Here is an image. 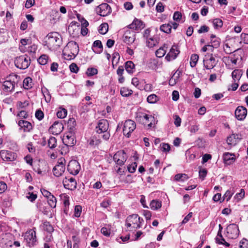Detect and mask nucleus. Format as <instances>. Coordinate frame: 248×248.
Here are the masks:
<instances>
[{
    "label": "nucleus",
    "mask_w": 248,
    "mask_h": 248,
    "mask_svg": "<svg viewBox=\"0 0 248 248\" xmlns=\"http://www.w3.org/2000/svg\"><path fill=\"white\" fill-rule=\"evenodd\" d=\"M45 43L49 49H57L61 44V36L57 32L49 33L45 38Z\"/></svg>",
    "instance_id": "nucleus-1"
},
{
    "label": "nucleus",
    "mask_w": 248,
    "mask_h": 248,
    "mask_svg": "<svg viewBox=\"0 0 248 248\" xmlns=\"http://www.w3.org/2000/svg\"><path fill=\"white\" fill-rule=\"evenodd\" d=\"M67 46L68 48H71V51L69 52L67 50V48H65L63 52L64 58L67 60H71L74 59L79 51V47L78 44L74 41H71L68 43Z\"/></svg>",
    "instance_id": "nucleus-2"
},
{
    "label": "nucleus",
    "mask_w": 248,
    "mask_h": 248,
    "mask_svg": "<svg viewBox=\"0 0 248 248\" xmlns=\"http://www.w3.org/2000/svg\"><path fill=\"white\" fill-rule=\"evenodd\" d=\"M109 126L108 122L107 120H100L96 126V132L98 134H103L102 138L105 140H108L110 137V133L108 131Z\"/></svg>",
    "instance_id": "nucleus-3"
},
{
    "label": "nucleus",
    "mask_w": 248,
    "mask_h": 248,
    "mask_svg": "<svg viewBox=\"0 0 248 248\" xmlns=\"http://www.w3.org/2000/svg\"><path fill=\"white\" fill-rule=\"evenodd\" d=\"M19 77L15 74H11L6 78V80L3 82V90L6 92L13 91L17 85Z\"/></svg>",
    "instance_id": "nucleus-4"
},
{
    "label": "nucleus",
    "mask_w": 248,
    "mask_h": 248,
    "mask_svg": "<svg viewBox=\"0 0 248 248\" xmlns=\"http://www.w3.org/2000/svg\"><path fill=\"white\" fill-rule=\"evenodd\" d=\"M143 221V219L139 217L137 214H133L127 217L125 225L127 228L138 229L141 227V223Z\"/></svg>",
    "instance_id": "nucleus-5"
},
{
    "label": "nucleus",
    "mask_w": 248,
    "mask_h": 248,
    "mask_svg": "<svg viewBox=\"0 0 248 248\" xmlns=\"http://www.w3.org/2000/svg\"><path fill=\"white\" fill-rule=\"evenodd\" d=\"M14 62L17 68L20 69H26L30 65L31 59L27 55H24L16 57Z\"/></svg>",
    "instance_id": "nucleus-6"
},
{
    "label": "nucleus",
    "mask_w": 248,
    "mask_h": 248,
    "mask_svg": "<svg viewBox=\"0 0 248 248\" xmlns=\"http://www.w3.org/2000/svg\"><path fill=\"white\" fill-rule=\"evenodd\" d=\"M136 124L134 121L131 120H127L125 121L123 127V134L124 136L129 138L131 133L135 129Z\"/></svg>",
    "instance_id": "nucleus-7"
},
{
    "label": "nucleus",
    "mask_w": 248,
    "mask_h": 248,
    "mask_svg": "<svg viewBox=\"0 0 248 248\" xmlns=\"http://www.w3.org/2000/svg\"><path fill=\"white\" fill-rule=\"evenodd\" d=\"M204 66L207 69H211L213 68L217 64L215 59L214 58L213 54L207 53L204 56L203 59Z\"/></svg>",
    "instance_id": "nucleus-8"
},
{
    "label": "nucleus",
    "mask_w": 248,
    "mask_h": 248,
    "mask_svg": "<svg viewBox=\"0 0 248 248\" xmlns=\"http://www.w3.org/2000/svg\"><path fill=\"white\" fill-rule=\"evenodd\" d=\"M127 159V156L124 150L118 151L113 156V160L119 166L123 165Z\"/></svg>",
    "instance_id": "nucleus-9"
},
{
    "label": "nucleus",
    "mask_w": 248,
    "mask_h": 248,
    "mask_svg": "<svg viewBox=\"0 0 248 248\" xmlns=\"http://www.w3.org/2000/svg\"><path fill=\"white\" fill-rule=\"evenodd\" d=\"M226 231L228 237L231 239L237 238L239 234L238 226L235 224H232L228 226Z\"/></svg>",
    "instance_id": "nucleus-10"
},
{
    "label": "nucleus",
    "mask_w": 248,
    "mask_h": 248,
    "mask_svg": "<svg viewBox=\"0 0 248 248\" xmlns=\"http://www.w3.org/2000/svg\"><path fill=\"white\" fill-rule=\"evenodd\" d=\"M97 14L102 16H105L111 12V7L107 3H102L96 8Z\"/></svg>",
    "instance_id": "nucleus-11"
},
{
    "label": "nucleus",
    "mask_w": 248,
    "mask_h": 248,
    "mask_svg": "<svg viewBox=\"0 0 248 248\" xmlns=\"http://www.w3.org/2000/svg\"><path fill=\"white\" fill-rule=\"evenodd\" d=\"M80 170V166L79 163L75 160H71L67 166V170L70 173L73 175H77Z\"/></svg>",
    "instance_id": "nucleus-12"
},
{
    "label": "nucleus",
    "mask_w": 248,
    "mask_h": 248,
    "mask_svg": "<svg viewBox=\"0 0 248 248\" xmlns=\"http://www.w3.org/2000/svg\"><path fill=\"white\" fill-rule=\"evenodd\" d=\"M64 187L69 190H73L77 187V182L73 177H65L62 181Z\"/></svg>",
    "instance_id": "nucleus-13"
},
{
    "label": "nucleus",
    "mask_w": 248,
    "mask_h": 248,
    "mask_svg": "<svg viewBox=\"0 0 248 248\" xmlns=\"http://www.w3.org/2000/svg\"><path fill=\"white\" fill-rule=\"evenodd\" d=\"M1 158L6 161H13L15 160L17 155L15 153L6 150H1L0 152Z\"/></svg>",
    "instance_id": "nucleus-14"
},
{
    "label": "nucleus",
    "mask_w": 248,
    "mask_h": 248,
    "mask_svg": "<svg viewBox=\"0 0 248 248\" xmlns=\"http://www.w3.org/2000/svg\"><path fill=\"white\" fill-rule=\"evenodd\" d=\"M124 41L128 45L131 44L135 39V32L130 30H126L124 34Z\"/></svg>",
    "instance_id": "nucleus-15"
},
{
    "label": "nucleus",
    "mask_w": 248,
    "mask_h": 248,
    "mask_svg": "<svg viewBox=\"0 0 248 248\" xmlns=\"http://www.w3.org/2000/svg\"><path fill=\"white\" fill-rule=\"evenodd\" d=\"M25 239L29 243L30 246H33L36 241L35 232L32 230L27 231L25 234Z\"/></svg>",
    "instance_id": "nucleus-16"
},
{
    "label": "nucleus",
    "mask_w": 248,
    "mask_h": 248,
    "mask_svg": "<svg viewBox=\"0 0 248 248\" xmlns=\"http://www.w3.org/2000/svg\"><path fill=\"white\" fill-rule=\"evenodd\" d=\"M247 114V109L243 106L238 107L235 111V117L238 120H243Z\"/></svg>",
    "instance_id": "nucleus-17"
},
{
    "label": "nucleus",
    "mask_w": 248,
    "mask_h": 248,
    "mask_svg": "<svg viewBox=\"0 0 248 248\" xmlns=\"http://www.w3.org/2000/svg\"><path fill=\"white\" fill-rule=\"evenodd\" d=\"M63 129V126L62 123L55 121L49 127V130L53 135H58L62 131Z\"/></svg>",
    "instance_id": "nucleus-18"
},
{
    "label": "nucleus",
    "mask_w": 248,
    "mask_h": 248,
    "mask_svg": "<svg viewBox=\"0 0 248 248\" xmlns=\"http://www.w3.org/2000/svg\"><path fill=\"white\" fill-rule=\"evenodd\" d=\"M180 53V51L178 49V47L176 45H173L171 47L170 52L167 55L165 59L168 61H170L174 60Z\"/></svg>",
    "instance_id": "nucleus-19"
},
{
    "label": "nucleus",
    "mask_w": 248,
    "mask_h": 248,
    "mask_svg": "<svg viewBox=\"0 0 248 248\" xmlns=\"http://www.w3.org/2000/svg\"><path fill=\"white\" fill-rule=\"evenodd\" d=\"M65 169V168L64 164L62 162L59 163L53 169V174L55 176L59 177L64 172Z\"/></svg>",
    "instance_id": "nucleus-20"
},
{
    "label": "nucleus",
    "mask_w": 248,
    "mask_h": 248,
    "mask_svg": "<svg viewBox=\"0 0 248 248\" xmlns=\"http://www.w3.org/2000/svg\"><path fill=\"white\" fill-rule=\"evenodd\" d=\"M241 139L242 137L241 135L232 134L227 138V142L229 145L234 146Z\"/></svg>",
    "instance_id": "nucleus-21"
},
{
    "label": "nucleus",
    "mask_w": 248,
    "mask_h": 248,
    "mask_svg": "<svg viewBox=\"0 0 248 248\" xmlns=\"http://www.w3.org/2000/svg\"><path fill=\"white\" fill-rule=\"evenodd\" d=\"M223 160L225 164L230 165L234 162L235 158L233 154L225 153L223 154Z\"/></svg>",
    "instance_id": "nucleus-22"
},
{
    "label": "nucleus",
    "mask_w": 248,
    "mask_h": 248,
    "mask_svg": "<svg viewBox=\"0 0 248 248\" xmlns=\"http://www.w3.org/2000/svg\"><path fill=\"white\" fill-rule=\"evenodd\" d=\"M62 141L65 145L69 147L74 146L76 142V140L74 139V137L69 135L64 136Z\"/></svg>",
    "instance_id": "nucleus-23"
},
{
    "label": "nucleus",
    "mask_w": 248,
    "mask_h": 248,
    "mask_svg": "<svg viewBox=\"0 0 248 248\" xmlns=\"http://www.w3.org/2000/svg\"><path fill=\"white\" fill-rule=\"evenodd\" d=\"M130 29L141 30L145 27L143 22L139 19H135L132 24L129 25Z\"/></svg>",
    "instance_id": "nucleus-24"
},
{
    "label": "nucleus",
    "mask_w": 248,
    "mask_h": 248,
    "mask_svg": "<svg viewBox=\"0 0 248 248\" xmlns=\"http://www.w3.org/2000/svg\"><path fill=\"white\" fill-rule=\"evenodd\" d=\"M18 124L23 128L24 132H29L32 128L31 124L25 120L19 121Z\"/></svg>",
    "instance_id": "nucleus-25"
},
{
    "label": "nucleus",
    "mask_w": 248,
    "mask_h": 248,
    "mask_svg": "<svg viewBox=\"0 0 248 248\" xmlns=\"http://www.w3.org/2000/svg\"><path fill=\"white\" fill-rule=\"evenodd\" d=\"M180 71H177L169 80V84L170 86H174L177 82L178 79L180 77Z\"/></svg>",
    "instance_id": "nucleus-26"
},
{
    "label": "nucleus",
    "mask_w": 248,
    "mask_h": 248,
    "mask_svg": "<svg viewBox=\"0 0 248 248\" xmlns=\"http://www.w3.org/2000/svg\"><path fill=\"white\" fill-rule=\"evenodd\" d=\"M213 25L215 29H218L221 28L223 26V21L219 18H215L212 20H209Z\"/></svg>",
    "instance_id": "nucleus-27"
},
{
    "label": "nucleus",
    "mask_w": 248,
    "mask_h": 248,
    "mask_svg": "<svg viewBox=\"0 0 248 248\" xmlns=\"http://www.w3.org/2000/svg\"><path fill=\"white\" fill-rule=\"evenodd\" d=\"M150 206L152 210H157L161 207V202L158 200H153L151 202Z\"/></svg>",
    "instance_id": "nucleus-28"
},
{
    "label": "nucleus",
    "mask_w": 248,
    "mask_h": 248,
    "mask_svg": "<svg viewBox=\"0 0 248 248\" xmlns=\"http://www.w3.org/2000/svg\"><path fill=\"white\" fill-rule=\"evenodd\" d=\"M167 45L164 44L162 47H160L155 52V55L156 57L158 58L163 57L166 53V50L167 48Z\"/></svg>",
    "instance_id": "nucleus-29"
},
{
    "label": "nucleus",
    "mask_w": 248,
    "mask_h": 248,
    "mask_svg": "<svg viewBox=\"0 0 248 248\" xmlns=\"http://www.w3.org/2000/svg\"><path fill=\"white\" fill-rule=\"evenodd\" d=\"M23 87L27 90L30 89L32 87V79L30 77L25 78L23 82Z\"/></svg>",
    "instance_id": "nucleus-30"
},
{
    "label": "nucleus",
    "mask_w": 248,
    "mask_h": 248,
    "mask_svg": "<svg viewBox=\"0 0 248 248\" xmlns=\"http://www.w3.org/2000/svg\"><path fill=\"white\" fill-rule=\"evenodd\" d=\"M92 47H96L98 48V50L93 49L94 52L96 53H100L103 51V45L100 40L95 41L93 43Z\"/></svg>",
    "instance_id": "nucleus-31"
},
{
    "label": "nucleus",
    "mask_w": 248,
    "mask_h": 248,
    "mask_svg": "<svg viewBox=\"0 0 248 248\" xmlns=\"http://www.w3.org/2000/svg\"><path fill=\"white\" fill-rule=\"evenodd\" d=\"M135 65L132 61H127L125 62V68L128 73H133Z\"/></svg>",
    "instance_id": "nucleus-32"
},
{
    "label": "nucleus",
    "mask_w": 248,
    "mask_h": 248,
    "mask_svg": "<svg viewBox=\"0 0 248 248\" xmlns=\"http://www.w3.org/2000/svg\"><path fill=\"white\" fill-rule=\"evenodd\" d=\"M242 75V73L241 70L238 69L233 70L232 73V78L235 82L236 80H239Z\"/></svg>",
    "instance_id": "nucleus-33"
},
{
    "label": "nucleus",
    "mask_w": 248,
    "mask_h": 248,
    "mask_svg": "<svg viewBox=\"0 0 248 248\" xmlns=\"http://www.w3.org/2000/svg\"><path fill=\"white\" fill-rule=\"evenodd\" d=\"M199 60V56L196 54L191 55L190 60V65L191 67H194Z\"/></svg>",
    "instance_id": "nucleus-34"
},
{
    "label": "nucleus",
    "mask_w": 248,
    "mask_h": 248,
    "mask_svg": "<svg viewBox=\"0 0 248 248\" xmlns=\"http://www.w3.org/2000/svg\"><path fill=\"white\" fill-rule=\"evenodd\" d=\"M108 24L106 23H104L100 25L98 31L100 33L105 34L108 32Z\"/></svg>",
    "instance_id": "nucleus-35"
},
{
    "label": "nucleus",
    "mask_w": 248,
    "mask_h": 248,
    "mask_svg": "<svg viewBox=\"0 0 248 248\" xmlns=\"http://www.w3.org/2000/svg\"><path fill=\"white\" fill-rule=\"evenodd\" d=\"M172 26L169 24H163L160 27V30L165 33H170L171 32Z\"/></svg>",
    "instance_id": "nucleus-36"
},
{
    "label": "nucleus",
    "mask_w": 248,
    "mask_h": 248,
    "mask_svg": "<svg viewBox=\"0 0 248 248\" xmlns=\"http://www.w3.org/2000/svg\"><path fill=\"white\" fill-rule=\"evenodd\" d=\"M57 143V140L54 137H51L48 140V145L51 149L56 147Z\"/></svg>",
    "instance_id": "nucleus-37"
},
{
    "label": "nucleus",
    "mask_w": 248,
    "mask_h": 248,
    "mask_svg": "<svg viewBox=\"0 0 248 248\" xmlns=\"http://www.w3.org/2000/svg\"><path fill=\"white\" fill-rule=\"evenodd\" d=\"M120 93H121V94L123 96L126 97V96H128L131 95L132 93L133 92L131 90H129L125 87H123V88H121Z\"/></svg>",
    "instance_id": "nucleus-38"
},
{
    "label": "nucleus",
    "mask_w": 248,
    "mask_h": 248,
    "mask_svg": "<svg viewBox=\"0 0 248 248\" xmlns=\"http://www.w3.org/2000/svg\"><path fill=\"white\" fill-rule=\"evenodd\" d=\"M47 202L49 206L52 208H55L56 206V198L52 195L47 198Z\"/></svg>",
    "instance_id": "nucleus-39"
},
{
    "label": "nucleus",
    "mask_w": 248,
    "mask_h": 248,
    "mask_svg": "<svg viewBox=\"0 0 248 248\" xmlns=\"http://www.w3.org/2000/svg\"><path fill=\"white\" fill-rule=\"evenodd\" d=\"M48 56L46 55H41L37 60L38 63L41 65H45L47 63Z\"/></svg>",
    "instance_id": "nucleus-40"
},
{
    "label": "nucleus",
    "mask_w": 248,
    "mask_h": 248,
    "mask_svg": "<svg viewBox=\"0 0 248 248\" xmlns=\"http://www.w3.org/2000/svg\"><path fill=\"white\" fill-rule=\"evenodd\" d=\"M67 114V110L65 108H62L57 111V116L58 118L62 119L65 118Z\"/></svg>",
    "instance_id": "nucleus-41"
},
{
    "label": "nucleus",
    "mask_w": 248,
    "mask_h": 248,
    "mask_svg": "<svg viewBox=\"0 0 248 248\" xmlns=\"http://www.w3.org/2000/svg\"><path fill=\"white\" fill-rule=\"evenodd\" d=\"M188 178V177L186 174L184 173H179L175 175L174 177V179L177 181H183L185 180H186Z\"/></svg>",
    "instance_id": "nucleus-42"
},
{
    "label": "nucleus",
    "mask_w": 248,
    "mask_h": 248,
    "mask_svg": "<svg viewBox=\"0 0 248 248\" xmlns=\"http://www.w3.org/2000/svg\"><path fill=\"white\" fill-rule=\"evenodd\" d=\"M44 229L47 232L51 233L53 232L54 229L49 222L46 221L44 223Z\"/></svg>",
    "instance_id": "nucleus-43"
},
{
    "label": "nucleus",
    "mask_w": 248,
    "mask_h": 248,
    "mask_svg": "<svg viewBox=\"0 0 248 248\" xmlns=\"http://www.w3.org/2000/svg\"><path fill=\"white\" fill-rule=\"evenodd\" d=\"M157 96L155 94H151L149 95L147 98V100L148 103L151 104L155 103L157 100Z\"/></svg>",
    "instance_id": "nucleus-44"
},
{
    "label": "nucleus",
    "mask_w": 248,
    "mask_h": 248,
    "mask_svg": "<svg viewBox=\"0 0 248 248\" xmlns=\"http://www.w3.org/2000/svg\"><path fill=\"white\" fill-rule=\"evenodd\" d=\"M98 73L97 69L94 68H88L86 71V74L88 76H93L96 75Z\"/></svg>",
    "instance_id": "nucleus-45"
},
{
    "label": "nucleus",
    "mask_w": 248,
    "mask_h": 248,
    "mask_svg": "<svg viewBox=\"0 0 248 248\" xmlns=\"http://www.w3.org/2000/svg\"><path fill=\"white\" fill-rule=\"evenodd\" d=\"M26 197L31 202H33L36 199L37 196L36 194H34L33 193L29 192L27 194Z\"/></svg>",
    "instance_id": "nucleus-46"
},
{
    "label": "nucleus",
    "mask_w": 248,
    "mask_h": 248,
    "mask_svg": "<svg viewBox=\"0 0 248 248\" xmlns=\"http://www.w3.org/2000/svg\"><path fill=\"white\" fill-rule=\"evenodd\" d=\"M137 167V164L136 162L132 163L127 167L128 170L130 173H133L135 171Z\"/></svg>",
    "instance_id": "nucleus-47"
},
{
    "label": "nucleus",
    "mask_w": 248,
    "mask_h": 248,
    "mask_svg": "<svg viewBox=\"0 0 248 248\" xmlns=\"http://www.w3.org/2000/svg\"><path fill=\"white\" fill-rule=\"evenodd\" d=\"M82 207L80 205H76L75 207L74 215L76 217H80L81 213Z\"/></svg>",
    "instance_id": "nucleus-48"
},
{
    "label": "nucleus",
    "mask_w": 248,
    "mask_h": 248,
    "mask_svg": "<svg viewBox=\"0 0 248 248\" xmlns=\"http://www.w3.org/2000/svg\"><path fill=\"white\" fill-rule=\"evenodd\" d=\"M147 46L149 47H153L155 45L156 41L153 38L146 39Z\"/></svg>",
    "instance_id": "nucleus-49"
},
{
    "label": "nucleus",
    "mask_w": 248,
    "mask_h": 248,
    "mask_svg": "<svg viewBox=\"0 0 248 248\" xmlns=\"http://www.w3.org/2000/svg\"><path fill=\"white\" fill-rule=\"evenodd\" d=\"M132 84L139 89L141 90L142 87L140 84V81L138 78H134L132 79Z\"/></svg>",
    "instance_id": "nucleus-50"
},
{
    "label": "nucleus",
    "mask_w": 248,
    "mask_h": 248,
    "mask_svg": "<svg viewBox=\"0 0 248 248\" xmlns=\"http://www.w3.org/2000/svg\"><path fill=\"white\" fill-rule=\"evenodd\" d=\"M245 196V191L243 189H241L240 190V192L237 193L235 196L234 198L237 199L238 201H240L242 199L244 198Z\"/></svg>",
    "instance_id": "nucleus-51"
},
{
    "label": "nucleus",
    "mask_w": 248,
    "mask_h": 248,
    "mask_svg": "<svg viewBox=\"0 0 248 248\" xmlns=\"http://www.w3.org/2000/svg\"><path fill=\"white\" fill-rule=\"evenodd\" d=\"M182 16V14L181 12L176 11L174 13L173 19L174 20L178 21H180Z\"/></svg>",
    "instance_id": "nucleus-52"
},
{
    "label": "nucleus",
    "mask_w": 248,
    "mask_h": 248,
    "mask_svg": "<svg viewBox=\"0 0 248 248\" xmlns=\"http://www.w3.org/2000/svg\"><path fill=\"white\" fill-rule=\"evenodd\" d=\"M163 152H169L170 149V146L168 143H162L160 144Z\"/></svg>",
    "instance_id": "nucleus-53"
},
{
    "label": "nucleus",
    "mask_w": 248,
    "mask_h": 248,
    "mask_svg": "<svg viewBox=\"0 0 248 248\" xmlns=\"http://www.w3.org/2000/svg\"><path fill=\"white\" fill-rule=\"evenodd\" d=\"M69 68L71 72L77 73L78 71V67L75 63H72L69 66Z\"/></svg>",
    "instance_id": "nucleus-54"
},
{
    "label": "nucleus",
    "mask_w": 248,
    "mask_h": 248,
    "mask_svg": "<svg viewBox=\"0 0 248 248\" xmlns=\"http://www.w3.org/2000/svg\"><path fill=\"white\" fill-rule=\"evenodd\" d=\"M240 248H248V240L246 239H242L239 243Z\"/></svg>",
    "instance_id": "nucleus-55"
},
{
    "label": "nucleus",
    "mask_w": 248,
    "mask_h": 248,
    "mask_svg": "<svg viewBox=\"0 0 248 248\" xmlns=\"http://www.w3.org/2000/svg\"><path fill=\"white\" fill-rule=\"evenodd\" d=\"M101 142V140L99 139H96L95 136L92 137L90 141V144L91 145H98Z\"/></svg>",
    "instance_id": "nucleus-56"
},
{
    "label": "nucleus",
    "mask_w": 248,
    "mask_h": 248,
    "mask_svg": "<svg viewBox=\"0 0 248 248\" xmlns=\"http://www.w3.org/2000/svg\"><path fill=\"white\" fill-rule=\"evenodd\" d=\"M232 195V192L230 190H227L223 196L224 200L226 199V201H229L231 199Z\"/></svg>",
    "instance_id": "nucleus-57"
},
{
    "label": "nucleus",
    "mask_w": 248,
    "mask_h": 248,
    "mask_svg": "<svg viewBox=\"0 0 248 248\" xmlns=\"http://www.w3.org/2000/svg\"><path fill=\"white\" fill-rule=\"evenodd\" d=\"M156 10L159 13H162L164 11V7L162 2H159L157 3L156 6Z\"/></svg>",
    "instance_id": "nucleus-58"
},
{
    "label": "nucleus",
    "mask_w": 248,
    "mask_h": 248,
    "mask_svg": "<svg viewBox=\"0 0 248 248\" xmlns=\"http://www.w3.org/2000/svg\"><path fill=\"white\" fill-rule=\"evenodd\" d=\"M35 117L39 120H41L44 118V113L41 110H37L35 112Z\"/></svg>",
    "instance_id": "nucleus-59"
},
{
    "label": "nucleus",
    "mask_w": 248,
    "mask_h": 248,
    "mask_svg": "<svg viewBox=\"0 0 248 248\" xmlns=\"http://www.w3.org/2000/svg\"><path fill=\"white\" fill-rule=\"evenodd\" d=\"M209 28L206 25H203L201 27L200 29L198 31L199 33H202L207 32L208 31Z\"/></svg>",
    "instance_id": "nucleus-60"
},
{
    "label": "nucleus",
    "mask_w": 248,
    "mask_h": 248,
    "mask_svg": "<svg viewBox=\"0 0 248 248\" xmlns=\"http://www.w3.org/2000/svg\"><path fill=\"white\" fill-rule=\"evenodd\" d=\"M181 123V119L178 115L174 116V124L176 127L180 126Z\"/></svg>",
    "instance_id": "nucleus-61"
},
{
    "label": "nucleus",
    "mask_w": 248,
    "mask_h": 248,
    "mask_svg": "<svg viewBox=\"0 0 248 248\" xmlns=\"http://www.w3.org/2000/svg\"><path fill=\"white\" fill-rule=\"evenodd\" d=\"M35 3L34 0H27L25 3V7L26 8H30Z\"/></svg>",
    "instance_id": "nucleus-62"
},
{
    "label": "nucleus",
    "mask_w": 248,
    "mask_h": 248,
    "mask_svg": "<svg viewBox=\"0 0 248 248\" xmlns=\"http://www.w3.org/2000/svg\"><path fill=\"white\" fill-rule=\"evenodd\" d=\"M101 233L106 236H108L110 234V231L106 227H103L101 230Z\"/></svg>",
    "instance_id": "nucleus-63"
},
{
    "label": "nucleus",
    "mask_w": 248,
    "mask_h": 248,
    "mask_svg": "<svg viewBox=\"0 0 248 248\" xmlns=\"http://www.w3.org/2000/svg\"><path fill=\"white\" fill-rule=\"evenodd\" d=\"M241 38L245 44H248V34L242 33L241 34Z\"/></svg>",
    "instance_id": "nucleus-64"
}]
</instances>
